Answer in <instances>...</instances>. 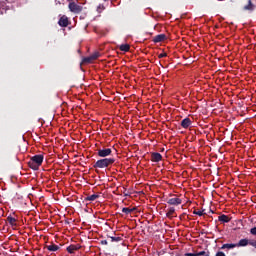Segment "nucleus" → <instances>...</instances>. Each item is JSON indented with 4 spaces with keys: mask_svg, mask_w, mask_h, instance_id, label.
Masks as SVG:
<instances>
[{
    "mask_svg": "<svg viewBox=\"0 0 256 256\" xmlns=\"http://www.w3.org/2000/svg\"><path fill=\"white\" fill-rule=\"evenodd\" d=\"M43 159H45V157L42 154L34 155L28 162L30 169L37 171L39 167L43 165Z\"/></svg>",
    "mask_w": 256,
    "mask_h": 256,
    "instance_id": "obj_1",
    "label": "nucleus"
},
{
    "mask_svg": "<svg viewBox=\"0 0 256 256\" xmlns=\"http://www.w3.org/2000/svg\"><path fill=\"white\" fill-rule=\"evenodd\" d=\"M115 163V158H102L93 165L94 169H106Z\"/></svg>",
    "mask_w": 256,
    "mask_h": 256,
    "instance_id": "obj_2",
    "label": "nucleus"
},
{
    "mask_svg": "<svg viewBox=\"0 0 256 256\" xmlns=\"http://www.w3.org/2000/svg\"><path fill=\"white\" fill-rule=\"evenodd\" d=\"M113 153V150L111 148H102L97 150L98 157H102L105 159V157L111 156Z\"/></svg>",
    "mask_w": 256,
    "mask_h": 256,
    "instance_id": "obj_3",
    "label": "nucleus"
},
{
    "mask_svg": "<svg viewBox=\"0 0 256 256\" xmlns=\"http://www.w3.org/2000/svg\"><path fill=\"white\" fill-rule=\"evenodd\" d=\"M162 201H166L169 205H181L182 201L180 198H167V195L163 194Z\"/></svg>",
    "mask_w": 256,
    "mask_h": 256,
    "instance_id": "obj_4",
    "label": "nucleus"
},
{
    "mask_svg": "<svg viewBox=\"0 0 256 256\" xmlns=\"http://www.w3.org/2000/svg\"><path fill=\"white\" fill-rule=\"evenodd\" d=\"M69 9L72 13H81V11H83V6L75 3V2H71L69 4Z\"/></svg>",
    "mask_w": 256,
    "mask_h": 256,
    "instance_id": "obj_5",
    "label": "nucleus"
},
{
    "mask_svg": "<svg viewBox=\"0 0 256 256\" xmlns=\"http://www.w3.org/2000/svg\"><path fill=\"white\" fill-rule=\"evenodd\" d=\"M150 161H152V163H159V161H161V154L159 152H151Z\"/></svg>",
    "mask_w": 256,
    "mask_h": 256,
    "instance_id": "obj_6",
    "label": "nucleus"
},
{
    "mask_svg": "<svg viewBox=\"0 0 256 256\" xmlns=\"http://www.w3.org/2000/svg\"><path fill=\"white\" fill-rule=\"evenodd\" d=\"M44 248L48 249L51 253H55L56 251H59V249H61V247L59 245H56L53 242H51L50 244L46 245Z\"/></svg>",
    "mask_w": 256,
    "mask_h": 256,
    "instance_id": "obj_7",
    "label": "nucleus"
},
{
    "mask_svg": "<svg viewBox=\"0 0 256 256\" xmlns=\"http://www.w3.org/2000/svg\"><path fill=\"white\" fill-rule=\"evenodd\" d=\"M58 25L60 27H68L69 26V18L65 15H63L62 17H60L59 21H58Z\"/></svg>",
    "mask_w": 256,
    "mask_h": 256,
    "instance_id": "obj_8",
    "label": "nucleus"
},
{
    "mask_svg": "<svg viewBox=\"0 0 256 256\" xmlns=\"http://www.w3.org/2000/svg\"><path fill=\"white\" fill-rule=\"evenodd\" d=\"M81 249V245L79 244H72L66 248V251H68L70 254L75 253V251H79Z\"/></svg>",
    "mask_w": 256,
    "mask_h": 256,
    "instance_id": "obj_9",
    "label": "nucleus"
},
{
    "mask_svg": "<svg viewBox=\"0 0 256 256\" xmlns=\"http://www.w3.org/2000/svg\"><path fill=\"white\" fill-rule=\"evenodd\" d=\"M250 241L247 238L239 240V242L236 244V247H247V245H250Z\"/></svg>",
    "mask_w": 256,
    "mask_h": 256,
    "instance_id": "obj_10",
    "label": "nucleus"
},
{
    "mask_svg": "<svg viewBox=\"0 0 256 256\" xmlns=\"http://www.w3.org/2000/svg\"><path fill=\"white\" fill-rule=\"evenodd\" d=\"M181 127H183V129H189V127H191V119L189 118H185L181 121Z\"/></svg>",
    "mask_w": 256,
    "mask_h": 256,
    "instance_id": "obj_11",
    "label": "nucleus"
},
{
    "mask_svg": "<svg viewBox=\"0 0 256 256\" xmlns=\"http://www.w3.org/2000/svg\"><path fill=\"white\" fill-rule=\"evenodd\" d=\"M7 221L9 222V225H11V227H17V218L9 215L7 217Z\"/></svg>",
    "mask_w": 256,
    "mask_h": 256,
    "instance_id": "obj_12",
    "label": "nucleus"
},
{
    "mask_svg": "<svg viewBox=\"0 0 256 256\" xmlns=\"http://www.w3.org/2000/svg\"><path fill=\"white\" fill-rule=\"evenodd\" d=\"M255 4L251 0H248V4L244 6V11H255Z\"/></svg>",
    "mask_w": 256,
    "mask_h": 256,
    "instance_id": "obj_13",
    "label": "nucleus"
},
{
    "mask_svg": "<svg viewBox=\"0 0 256 256\" xmlns=\"http://www.w3.org/2000/svg\"><path fill=\"white\" fill-rule=\"evenodd\" d=\"M187 256H209V251H200L198 253H187Z\"/></svg>",
    "mask_w": 256,
    "mask_h": 256,
    "instance_id": "obj_14",
    "label": "nucleus"
},
{
    "mask_svg": "<svg viewBox=\"0 0 256 256\" xmlns=\"http://www.w3.org/2000/svg\"><path fill=\"white\" fill-rule=\"evenodd\" d=\"M218 221H220V223H229V221H231V218H229V216L227 215L222 214L218 217Z\"/></svg>",
    "mask_w": 256,
    "mask_h": 256,
    "instance_id": "obj_15",
    "label": "nucleus"
},
{
    "mask_svg": "<svg viewBox=\"0 0 256 256\" xmlns=\"http://www.w3.org/2000/svg\"><path fill=\"white\" fill-rule=\"evenodd\" d=\"M99 194H92L85 198V201H96V199H99Z\"/></svg>",
    "mask_w": 256,
    "mask_h": 256,
    "instance_id": "obj_16",
    "label": "nucleus"
},
{
    "mask_svg": "<svg viewBox=\"0 0 256 256\" xmlns=\"http://www.w3.org/2000/svg\"><path fill=\"white\" fill-rule=\"evenodd\" d=\"M135 209H137V208L124 207V208H122V213H125V215H131V213H133V211H135Z\"/></svg>",
    "mask_w": 256,
    "mask_h": 256,
    "instance_id": "obj_17",
    "label": "nucleus"
},
{
    "mask_svg": "<svg viewBox=\"0 0 256 256\" xmlns=\"http://www.w3.org/2000/svg\"><path fill=\"white\" fill-rule=\"evenodd\" d=\"M120 51H124V53H127L129 49H131V46L129 44H122L119 47Z\"/></svg>",
    "mask_w": 256,
    "mask_h": 256,
    "instance_id": "obj_18",
    "label": "nucleus"
},
{
    "mask_svg": "<svg viewBox=\"0 0 256 256\" xmlns=\"http://www.w3.org/2000/svg\"><path fill=\"white\" fill-rule=\"evenodd\" d=\"M237 247V244H223L221 249H235Z\"/></svg>",
    "mask_w": 256,
    "mask_h": 256,
    "instance_id": "obj_19",
    "label": "nucleus"
},
{
    "mask_svg": "<svg viewBox=\"0 0 256 256\" xmlns=\"http://www.w3.org/2000/svg\"><path fill=\"white\" fill-rule=\"evenodd\" d=\"M110 239H111V242L112 243H119V241H123V238H121V237H113V236H111L110 237Z\"/></svg>",
    "mask_w": 256,
    "mask_h": 256,
    "instance_id": "obj_20",
    "label": "nucleus"
},
{
    "mask_svg": "<svg viewBox=\"0 0 256 256\" xmlns=\"http://www.w3.org/2000/svg\"><path fill=\"white\" fill-rule=\"evenodd\" d=\"M90 57H91L92 61H95V60L99 59L100 54H99V52H95L92 55H90Z\"/></svg>",
    "mask_w": 256,
    "mask_h": 256,
    "instance_id": "obj_21",
    "label": "nucleus"
},
{
    "mask_svg": "<svg viewBox=\"0 0 256 256\" xmlns=\"http://www.w3.org/2000/svg\"><path fill=\"white\" fill-rule=\"evenodd\" d=\"M83 63H93L91 56L83 58Z\"/></svg>",
    "mask_w": 256,
    "mask_h": 256,
    "instance_id": "obj_22",
    "label": "nucleus"
},
{
    "mask_svg": "<svg viewBox=\"0 0 256 256\" xmlns=\"http://www.w3.org/2000/svg\"><path fill=\"white\" fill-rule=\"evenodd\" d=\"M173 213H175V208H170L169 211L166 213L168 217H173Z\"/></svg>",
    "mask_w": 256,
    "mask_h": 256,
    "instance_id": "obj_23",
    "label": "nucleus"
},
{
    "mask_svg": "<svg viewBox=\"0 0 256 256\" xmlns=\"http://www.w3.org/2000/svg\"><path fill=\"white\" fill-rule=\"evenodd\" d=\"M97 11L98 13L105 11V6L103 4H99V6L97 7Z\"/></svg>",
    "mask_w": 256,
    "mask_h": 256,
    "instance_id": "obj_24",
    "label": "nucleus"
},
{
    "mask_svg": "<svg viewBox=\"0 0 256 256\" xmlns=\"http://www.w3.org/2000/svg\"><path fill=\"white\" fill-rule=\"evenodd\" d=\"M153 41H154V43H161V34H158L157 36H155Z\"/></svg>",
    "mask_w": 256,
    "mask_h": 256,
    "instance_id": "obj_25",
    "label": "nucleus"
},
{
    "mask_svg": "<svg viewBox=\"0 0 256 256\" xmlns=\"http://www.w3.org/2000/svg\"><path fill=\"white\" fill-rule=\"evenodd\" d=\"M193 213H194V215H198L199 217H203V211H201V210H194L193 211Z\"/></svg>",
    "mask_w": 256,
    "mask_h": 256,
    "instance_id": "obj_26",
    "label": "nucleus"
},
{
    "mask_svg": "<svg viewBox=\"0 0 256 256\" xmlns=\"http://www.w3.org/2000/svg\"><path fill=\"white\" fill-rule=\"evenodd\" d=\"M250 245L256 249V240H250Z\"/></svg>",
    "mask_w": 256,
    "mask_h": 256,
    "instance_id": "obj_27",
    "label": "nucleus"
},
{
    "mask_svg": "<svg viewBox=\"0 0 256 256\" xmlns=\"http://www.w3.org/2000/svg\"><path fill=\"white\" fill-rule=\"evenodd\" d=\"M161 41H167V35L161 34Z\"/></svg>",
    "mask_w": 256,
    "mask_h": 256,
    "instance_id": "obj_28",
    "label": "nucleus"
},
{
    "mask_svg": "<svg viewBox=\"0 0 256 256\" xmlns=\"http://www.w3.org/2000/svg\"><path fill=\"white\" fill-rule=\"evenodd\" d=\"M251 235H256V227L250 229Z\"/></svg>",
    "mask_w": 256,
    "mask_h": 256,
    "instance_id": "obj_29",
    "label": "nucleus"
},
{
    "mask_svg": "<svg viewBox=\"0 0 256 256\" xmlns=\"http://www.w3.org/2000/svg\"><path fill=\"white\" fill-rule=\"evenodd\" d=\"M100 244L101 245H109V242H107V240H101Z\"/></svg>",
    "mask_w": 256,
    "mask_h": 256,
    "instance_id": "obj_30",
    "label": "nucleus"
},
{
    "mask_svg": "<svg viewBox=\"0 0 256 256\" xmlns=\"http://www.w3.org/2000/svg\"><path fill=\"white\" fill-rule=\"evenodd\" d=\"M216 256H226V255L223 252L220 251V252L216 253Z\"/></svg>",
    "mask_w": 256,
    "mask_h": 256,
    "instance_id": "obj_31",
    "label": "nucleus"
},
{
    "mask_svg": "<svg viewBox=\"0 0 256 256\" xmlns=\"http://www.w3.org/2000/svg\"><path fill=\"white\" fill-rule=\"evenodd\" d=\"M161 57L163 58V57H167V52H162L161 53Z\"/></svg>",
    "mask_w": 256,
    "mask_h": 256,
    "instance_id": "obj_32",
    "label": "nucleus"
},
{
    "mask_svg": "<svg viewBox=\"0 0 256 256\" xmlns=\"http://www.w3.org/2000/svg\"><path fill=\"white\" fill-rule=\"evenodd\" d=\"M165 183H166L165 180H162V189H163V187H164L163 185H165Z\"/></svg>",
    "mask_w": 256,
    "mask_h": 256,
    "instance_id": "obj_33",
    "label": "nucleus"
},
{
    "mask_svg": "<svg viewBox=\"0 0 256 256\" xmlns=\"http://www.w3.org/2000/svg\"><path fill=\"white\" fill-rule=\"evenodd\" d=\"M158 59H161V54H158Z\"/></svg>",
    "mask_w": 256,
    "mask_h": 256,
    "instance_id": "obj_34",
    "label": "nucleus"
},
{
    "mask_svg": "<svg viewBox=\"0 0 256 256\" xmlns=\"http://www.w3.org/2000/svg\"><path fill=\"white\" fill-rule=\"evenodd\" d=\"M163 151H165V149H164V148H162V149H161V152H162V153H163Z\"/></svg>",
    "mask_w": 256,
    "mask_h": 256,
    "instance_id": "obj_35",
    "label": "nucleus"
},
{
    "mask_svg": "<svg viewBox=\"0 0 256 256\" xmlns=\"http://www.w3.org/2000/svg\"><path fill=\"white\" fill-rule=\"evenodd\" d=\"M156 255L159 256L160 255L159 252H156Z\"/></svg>",
    "mask_w": 256,
    "mask_h": 256,
    "instance_id": "obj_36",
    "label": "nucleus"
}]
</instances>
